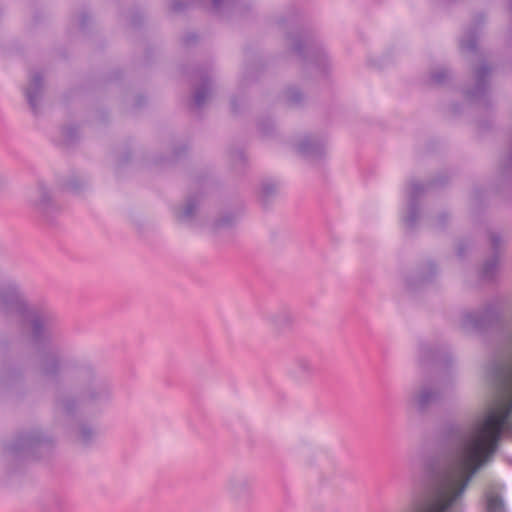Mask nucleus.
Segmentation results:
<instances>
[{"label": "nucleus", "instance_id": "f257e3e1", "mask_svg": "<svg viewBox=\"0 0 512 512\" xmlns=\"http://www.w3.org/2000/svg\"><path fill=\"white\" fill-rule=\"evenodd\" d=\"M504 506L497 495H487V512H503Z\"/></svg>", "mask_w": 512, "mask_h": 512}, {"label": "nucleus", "instance_id": "f03ea898", "mask_svg": "<svg viewBox=\"0 0 512 512\" xmlns=\"http://www.w3.org/2000/svg\"><path fill=\"white\" fill-rule=\"evenodd\" d=\"M34 202H36L37 204L40 203V201L37 199V195H34Z\"/></svg>", "mask_w": 512, "mask_h": 512}]
</instances>
